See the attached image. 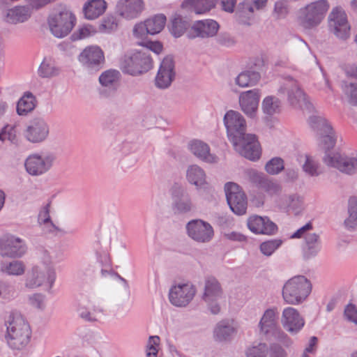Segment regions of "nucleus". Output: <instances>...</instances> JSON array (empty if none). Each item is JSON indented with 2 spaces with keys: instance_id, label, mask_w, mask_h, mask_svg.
<instances>
[{
  "instance_id": "c756f323",
  "label": "nucleus",
  "mask_w": 357,
  "mask_h": 357,
  "mask_svg": "<svg viewBox=\"0 0 357 357\" xmlns=\"http://www.w3.org/2000/svg\"><path fill=\"white\" fill-rule=\"evenodd\" d=\"M275 202L280 209L287 212L292 211L295 214H298L303 208V199L296 193L281 195L275 198Z\"/></svg>"
},
{
  "instance_id": "f257e3e1",
  "label": "nucleus",
  "mask_w": 357,
  "mask_h": 357,
  "mask_svg": "<svg viewBox=\"0 0 357 357\" xmlns=\"http://www.w3.org/2000/svg\"><path fill=\"white\" fill-rule=\"evenodd\" d=\"M5 339L12 349L21 350L29 344L31 331L28 322L18 312H10L5 317Z\"/></svg>"
},
{
  "instance_id": "f8f14e48",
  "label": "nucleus",
  "mask_w": 357,
  "mask_h": 357,
  "mask_svg": "<svg viewBox=\"0 0 357 357\" xmlns=\"http://www.w3.org/2000/svg\"><path fill=\"white\" fill-rule=\"evenodd\" d=\"M78 61L89 73L97 72L105 63V54L99 46L89 45L79 54Z\"/></svg>"
},
{
  "instance_id": "864d4df0",
  "label": "nucleus",
  "mask_w": 357,
  "mask_h": 357,
  "mask_svg": "<svg viewBox=\"0 0 357 357\" xmlns=\"http://www.w3.org/2000/svg\"><path fill=\"white\" fill-rule=\"evenodd\" d=\"M268 346L266 343L259 342L248 347L245 350L246 357H266Z\"/></svg>"
},
{
  "instance_id": "6e6d98bb",
  "label": "nucleus",
  "mask_w": 357,
  "mask_h": 357,
  "mask_svg": "<svg viewBox=\"0 0 357 357\" xmlns=\"http://www.w3.org/2000/svg\"><path fill=\"white\" fill-rule=\"evenodd\" d=\"M39 260L40 262L36 264L38 266H54V261H60L61 259H59L54 252L42 250L39 254Z\"/></svg>"
},
{
  "instance_id": "393cba45",
  "label": "nucleus",
  "mask_w": 357,
  "mask_h": 357,
  "mask_svg": "<svg viewBox=\"0 0 357 357\" xmlns=\"http://www.w3.org/2000/svg\"><path fill=\"white\" fill-rule=\"evenodd\" d=\"M175 77L174 62L172 57L167 56L162 61L155 79L156 87L165 89L169 87Z\"/></svg>"
},
{
  "instance_id": "680f3d73",
  "label": "nucleus",
  "mask_w": 357,
  "mask_h": 357,
  "mask_svg": "<svg viewBox=\"0 0 357 357\" xmlns=\"http://www.w3.org/2000/svg\"><path fill=\"white\" fill-rule=\"evenodd\" d=\"M150 34L144 21L137 23L132 29V35L139 41H146L147 36Z\"/></svg>"
},
{
  "instance_id": "09e8293b",
  "label": "nucleus",
  "mask_w": 357,
  "mask_h": 357,
  "mask_svg": "<svg viewBox=\"0 0 357 357\" xmlns=\"http://www.w3.org/2000/svg\"><path fill=\"white\" fill-rule=\"evenodd\" d=\"M305 161L302 165L303 172L310 176H317L320 174L318 162L311 155H305Z\"/></svg>"
},
{
  "instance_id": "79ce46f5",
  "label": "nucleus",
  "mask_w": 357,
  "mask_h": 357,
  "mask_svg": "<svg viewBox=\"0 0 357 357\" xmlns=\"http://www.w3.org/2000/svg\"><path fill=\"white\" fill-rule=\"evenodd\" d=\"M35 97L31 92H25L17 105V112L19 115H26L31 112L36 106Z\"/></svg>"
},
{
  "instance_id": "4d7b16f0",
  "label": "nucleus",
  "mask_w": 357,
  "mask_h": 357,
  "mask_svg": "<svg viewBox=\"0 0 357 357\" xmlns=\"http://www.w3.org/2000/svg\"><path fill=\"white\" fill-rule=\"evenodd\" d=\"M97 31L94 26L86 24L79 27L72 36L74 40H82L94 36Z\"/></svg>"
},
{
  "instance_id": "8fccbe9b",
  "label": "nucleus",
  "mask_w": 357,
  "mask_h": 357,
  "mask_svg": "<svg viewBox=\"0 0 357 357\" xmlns=\"http://www.w3.org/2000/svg\"><path fill=\"white\" fill-rule=\"evenodd\" d=\"M348 211L349 217L344 220V225L348 229H357V199L356 198L349 199Z\"/></svg>"
},
{
  "instance_id": "c9c22d12",
  "label": "nucleus",
  "mask_w": 357,
  "mask_h": 357,
  "mask_svg": "<svg viewBox=\"0 0 357 357\" xmlns=\"http://www.w3.org/2000/svg\"><path fill=\"white\" fill-rule=\"evenodd\" d=\"M77 312L79 317L83 320L89 322H96L99 320L101 315L105 314V309L100 304L92 305L91 310L80 305L77 309Z\"/></svg>"
},
{
  "instance_id": "423d86ee",
  "label": "nucleus",
  "mask_w": 357,
  "mask_h": 357,
  "mask_svg": "<svg viewBox=\"0 0 357 357\" xmlns=\"http://www.w3.org/2000/svg\"><path fill=\"white\" fill-rule=\"evenodd\" d=\"M309 123L318 135L320 144L326 151L325 155L327 153H335L330 151L335 146L337 137L328 121L321 116H312L309 119Z\"/></svg>"
},
{
  "instance_id": "a878e982",
  "label": "nucleus",
  "mask_w": 357,
  "mask_h": 357,
  "mask_svg": "<svg viewBox=\"0 0 357 357\" xmlns=\"http://www.w3.org/2000/svg\"><path fill=\"white\" fill-rule=\"evenodd\" d=\"M144 8L143 0H119L116 5V13L126 20L138 17Z\"/></svg>"
},
{
  "instance_id": "6e6552de",
  "label": "nucleus",
  "mask_w": 357,
  "mask_h": 357,
  "mask_svg": "<svg viewBox=\"0 0 357 357\" xmlns=\"http://www.w3.org/2000/svg\"><path fill=\"white\" fill-rule=\"evenodd\" d=\"M230 142L235 150L242 156L253 161L260 158L261 146L255 135L245 132Z\"/></svg>"
},
{
  "instance_id": "ea45409f",
  "label": "nucleus",
  "mask_w": 357,
  "mask_h": 357,
  "mask_svg": "<svg viewBox=\"0 0 357 357\" xmlns=\"http://www.w3.org/2000/svg\"><path fill=\"white\" fill-rule=\"evenodd\" d=\"M261 78L260 74L254 70H246L241 73L235 79L236 84L240 87L252 86L258 83Z\"/></svg>"
},
{
  "instance_id": "052dcab7",
  "label": "nucleus",
  "mask_w": 357,
  "mask_h": 357,
  "mask_svg": "<svg viewBox=\"0 0 357 357\" xmlns=\"http://www.w3.org/2000/svg\"><path fill=\"white\" fill-rule=\"evenodd\" d=\"M16 128L14 125H6L0 132V141L9 140L11 143L17 142Z\"/></svg>"
},
{
  "instance_id": "bb28decb",
  "label": "nucleus",
  "mask_w": 357,
  "mask_h": 357,
  "mask_svg": "<svg viewBox=\"0 0 357 357\" xmlns=\"http://www.w3.org/2000/svg\"><path fill=\"white\" fill-rule=\"evenodd\" d=\"M249 229L256 234L274 235L278 230L277 225L268 217L254 215L248 219Z\"/></svg>"
},
{
  "instance_id": "39448f33",
  "label": "nucleus",
  "mask_w": 357,
  "mask_h": 357,
  "mask_svg": "<svg viewBox=\"0 0 357 357\" xmlns=\"http://www.w3.org/2000/svg\"><path fill=\"white\" fill-rule=\"evenodd\" d=\"M56 274L54 266L34 265L26 274L24 286L31 289L43 287L51 289Z\"/></svg>"
},
{
  "instance_id": "1a4fd4ad",
  "label": "nucleus",
  "mask_w": 357,
  "mask_h": 357,
  "mask_svg": "<svg viewBox=\"0 0 357 357\" xmlns=\"http://www.w3.org/2000/svg\"><path fill=\"white\" fill-rule=\"evenodd\" d=\"M223 295L221 284L215 278L208 277L205 280L202 299L212 314H218L220 312V301Z\"/></svg>"
},
{
  "instance_id": "69168bd1",
  "label": "nucleus",
  "mask_w": 357,
  "mask_h": 357,
  "mask_svg": "<svg viewBox=\"0 0 357 357\" xmlns=\"http://www.w3.org/2000/svg\"><path fill=\"white\" fill-rule=\"evenodd\" d=\"M137 44L139 45L146 47V50L145 51H148L149 53V51H152L154 53L158 54L162 50V45L158 41H137Z\"/></svg>"
},
{
  "instance_id": "72a5a7b5",
  "label": "nucleus",
  "mask_w": 357,
  "mask_h": 357,
  "mask_svg": "<svg viewBox=\"0 0 357 357\" xmlns=\"http://www.w3.org/2000/svg\"><path fill=\"white\" fill-rule=\"evenodd\" d=\"M186 178L197 189L206 188L208 185L205 172L197 165H192L188 167Z\"/></svg>"
},
{
  "instance_id": "37998d69",
  "label": "nucleus",
  "mask_w": 357,
  "mask_h": 357,
  "mask_svg": "<svg viewBox=\"0 0 357 357\" xmlns=\"http://www.w3.org/2000/svg\"><path fill=\"white\" fill-rule=\"evenodd\" d=\"M144 351L146 357H162L159 336L151 335L149 337Z\"/></svg>"
},
{
  "instance_id": "c85d7f7f",
  "label": "nucleus",
  "mask_w": 357,
  "mask_h": 357,
  "mask_svg": "<svg viewBox=\"0 0 357 357\" xmlns=\"http://www.w3.org/2000/svg\"><path fill=\"white\" fill-rule=\"evenodd\" d=\"M173 209L178 213H187L192 209L191 197L186 189L176 187L172 192Z\"/></svg>"
},
{
  "instance_id": "3c124183",
  "label": "nucleus",
  "mask_w": 357,
  "mask_h": 357,
  "mask_svg": "<svg viewBox=\"0 0 357 357\" xmlns=\"http://www.w3.org/2000/svg\"><path fill=\"white\" fill-rule=\"evenodd\" d=\"M260 189L265 191L268 195L271 197L276 196L277 197L281 196L282 191V187L278 182L268 177Z\"/></svg>"
},
{
  "instance_id": "2f4dec72",
  "label": "nucleus",
  "mask_w": 357,
  "mask_h": 357,
  "mask_svg": "<svg viewBox=\"0 0 357 357\" xmlns=\"http://www.w3.org/2000/svg\"><path fill=\"white\" fill-rule=\"evenodd\" d=\"M107 3L105 0H88L82 8L84 17L88 20H94L104 14Z\"/></svg>"
},
{
  "instance_id": "ddd939ff",
  "label": "nucleus",
  "mask_w": 357,
  "mask_h": 357,
  "mask_svg": "<svg viewBox=\"0 0 357 357\" xmlns=\"http://www.w3.org/2000/svg\"><path fill=\"white\" fill-rule=\"evenodd\" d=\"M196 292V287L190 283L176 284L169 290V303L177 307H185L193 300Z\"/></svg>"
},
{
  "instance_id": "4be33fe9",
  "label": "nucleus",
  "mask_w": 357,
  "mask_h": 357,
  "mask_svg": "<svg viewBox=\"0 0 357 357\" xmlns=\"http://www.w3.org/2000/svg\"><path fill=\"white\" fill-rule=\"evenodd\" d=\"M281 324L285 331L296 335L304 327L305 320L297 309L287 307L282 312Z\"/></svg>"
},
{
  "instance_id": "13d9d810",
  "label": "nucleus",
  "mask_w": 357,
  "mask_h": 357,
  "mask_svg": "<svg viewBox=\"0 0 357 357\" xmlns=\"http://www.w3.org/2000/svg\"><path fill=\"white\" fill-rule=\"evenodd\" d=\"M118 27V22L115 17L107 15L102 19L99 25V30L103 33H111Z\"/></svg>"
},
{
  "instance_id": "4c0bfd02",
  "label": "nucleus",
  "mask_w": 357,
  "mask_h": 357,
  "mask_svg": "<svg viewBox=\"0 0 357 357\" xmlns=\"http://www.w3.org/2000/svg\"><path fill=\"white\" fill-rule=\"evenodd\" d=\"M25 270L26 266L22 261L13 260L0 264V271L8 275L20 276L24 273Z\"/></svg>"
},
{
  "instance_id": "20e7f679",
  "label": "nucleus",
  "mask_w": 357,
  "mask_h": 357,
  "mask_svg": "<svg viewBox=\"0 0 357 357\" xmlns=\"http://www.w3.org/2000/svg\"><path fill=\"white\" fill-rule=\"evenodd\" d=\"M329 9L327 0H317L300 8L298 21L305 29H312L318 26L325 18Z\"/></svg>"
},
{
  "instance_id": "e2e57ef3",
  "label": "nucleus",
  "mask_w": 357,
  "mask_h": 357,
  "mask_svg": "<svg viewBox=\"0 0 357 357\" xmlns=\"http://www.w3.org/2000/svg\"><path fill=\"white\" fill-rule=\"evenodd\" d=\"M28 303L33 307L43 310L45 307V296L42 294H33L29 296Z\"/></svg>"
},
{
  "instance_id": "7c9ffc66",
  "label": "nucleus",
  "mask_w": 357,
  "mask_h": 357,
  "mask_svg": "<svg viewBox=\"0 0 357 357\" xmlns=\"http://www.w3.org/2000/svg\"><path fill=\"white\" fill-rule=\"evenodd\" d=\"M237 333V326L232 320H222L218 322L214 329L215 340L226 342L230 340Z\"/></svg>"
},
{
  "instance_id": "aec40b11",
  "label": "nucleus",
  "mask_w": 357,
  "mask_h": 357,
  "mask_svg": "<svg viewBox=\"0 0 357 357\" xmlns=\"http://www.w3.org/2000/svg\"><path fill=\"white\" fill-rule=\"evenodd\" d=\"M279 93H287V100L291 105L301 109L309 108V102L305 94L301 89L298 82L292 79L286 81L280 88Z\"/></svg>"
},
{
  "instance_id": "2eb2a0df",
  "label": "nucleus",
  "mask_w": 357,
  "mask_h": 357,
  "mask_svg": "<svg viewBox=\"0 0 357 357\" xmlns=\"http://www.w3.org/2000/svg\"><path fill=\"white\" fill-rule=\"evenodd\" d=\"M328 25L335 36L346 40L350 36V25L347 15L341 7L333 8L328 16Z\"/></svg>"
},
{
  "instance_id": "473e14b6",
  "label": "nucleus",
  "mask_w": 357,
  "mask_h": 357,
  "mask_svg": "<svg viewBox=\"0 0 357 357\" xmlns=\"http://www.w3.org/2000/svg\"><path fill=\"white\" fill-rule=\"evenodd\" d=\"M191 152L200 160L208 163H217L218 157L210 153L208 145L202 141L195 140L190 142Z\"/></svg>"
},
{
  "instance_id": "58836bf2",
  "label": "nucleus",
  "mask_w": 357,
  "mask_h": 357,
  "mask_svg": "<svg viewBox=\"0 0 357 357\" xmlns=\"http://www.w3.org/2000/svg\"><path fill=\"white\" fill-rule=\"evenodd\" d=\"M281 109V101L274 96H268L264 98L261 102V109L267 117L280 113Z\"/></svg>"
},
{
  "instance_id": "338daca9",
  "label": "nucleus",
  "mask_w": 357,
  "mask_h": 357,
  "mask_svg": "<svg viewBox=\"0 0 357 357\" xmlns=\"http://www.w3.org/2000/svg\"><path fill=\"white\" fill-rule=\"evenodd\" d=\"M344 91L349 101L353 105H357V84H350L346 86Z\"/></svg>"
},
{
  "instance_id": "774afa93",
  "label": "nucleus",
  "mask_w": 357,
  "mask_h": 357,
  "mask_svg": "<svg viewBox=\"0 0 357 357\" xmlns=\"http://www.w3.org/2000/svg\"><path fill=\"white\" fill-rule=\"evenodd\" d=\"M346 319L357 325V310L354 305H348L344 310Z\"/></svg>"
},
{
  "instance_id": "5fc2aeb1",
  "label": "nucleus",
  "mask_w": 357,
  "mask_h": 357,
  "mask_svg": "<svg viewBox=\"0 0 357 357\" xmlns=\"http://www.w3.org/2000/svg\"><path fill=\"white\" fill-rule=\"evenodd\" d=\"M284 168V160L278 157L273 158L268 160L265 165V170L271 175L278 174Z\"/></svg>"
},
{
  "instance_id": "e433bc0d",
  "label": "nucleus",
  "mask_w": 357,
  "mask_h": 357,
  "mask_svg": "<svg viewBox=\"0 0 357 357\" xmlns=\"http://www.w3.org/2000/svg\"><path fill=\"white\" fill-rule=\"evenodd\" d=\"M121 73L119 70L109 69L104 71L99 77L100 84L109 89H116L121 79Z\"/></svg>"
},
{
  "instance_id": "b1692460",
  "label": "nucleus",
  "mask_w": 357,
  "mask_h": 357,
  "mask_svg": "<svg viewBox=\"0 0 357 357\" xmlns=\"http://www.w3.org/2000/svg\"><path fill=\"white\" fill-rule=\"evenodd\" d=\"M260 97V90L257 89L244 91L240 94V107L247 116L251 119L257 117Z\"/></svg>"
},
{
  "instance_id": "4468645a",
  "label": "nucleus",
  "mask_w": 357,
  "mask_h": 357,
  "mask_svg": "<svg viewBox=\"0 0 357 357\" xmlns=\"http://www.w3.org/2000/svg\"><path fill=\"white\" fill-rule=\"evenodd\" d=\"M26 251V243L20 237L6 235L0 238V255L3 257L21 258Z\"/></svg>"
},
{
  "instance_id": "7ed1b4c3",
  "label": "nucleus",
  "mask_w": 357,
  "mask_h": 357,
  "mask_svg": "<svg viewBox=\"0 0 357 357\" xmlns=\"http://www.w3.org/2000/svg\"><path fill=\"white\" fill-rule=\"evenodd\" d=\"M153 68V60L148 51H135L125 54L120 60V68L125 74L138 76Z\"/></svg>"
},
{
  "instance_id": "9d476101",
  "label": "nucleus",
  "mask_w": 357,
  "mask_h": 357,
  "mask_svg": "<svg viewBox=\"0 0 357 357\" xmlns=\"http://www.w3.org/2000/svg\"><path fill=\"white\" fill-rule=\"evenodd\" d=\"M56 156L52 153H33L27 157L24 166L31 176H40L47 172L54 165Z\"/></svg>"
},
{
  "instance_id": "bf43d9fd",
  "label": "nucleus",
  "mask_w": 357,
  "mask_h": 357,
  "mask_svg": "<svg viewBox=\"0 0 357 357\" xmlns=\"http://www.w3.org/2000/svg\"><path fill=\"white\" fill-rule=\"evenodd\" d=\"M245 175L248 179L257 185L259 188H261L267 176L259 172L254 169H248L245 171Z\"/></svg>"
},
{
  "instance_id": "49530a36",
  "label": "nucleus",
  "mask_w": 357,
  "mask_h": 357,
  "mask_svg": "<svg viewBox=\"0 0 357 357\" xmlns=\"http://www.w3.org/2000/svg\"><path fill=\"white\" fill-rule=\"evenodd\" d=\"M30 17L28 8L26 7H15L8 10L7 21L12 24L24 22Z\"/></svg>"
},
{
  "instance_id": "f03ea898",
  "label": "nucleus",
  "mask_w": 357,
  "mask_h": 357,
  "mask_svg": "<svg viewBox=\"0 0 357 357\" xmlns=\"http://www.w3.org/2000/svg\"><path fill=\"white\" fill-rule=\"evenodd\" d=\"M312 289V283L306 277L296 275L284 284L282 290V298L288 305H298L307 298Z\"/></svg>"
},
{
  "instance_id": "5701e85b",
  "label": "nucleus",
  "mask_w": 357,
  "mask_h": 357,
  "mask_svg": "<svg viewBox=\"0 0 357 357\" xmlns=\"http://www.w3.org/2000/svg\"><path fill=\"white\" fill-rule=\"evenodd\" d=\"M224 123L227 128L229 141L241 137L246 130V122L244 117L236 111L229 110L224 116Z\"/></svg>"
},
{
  "instance_id": "0eeeda50",
  "label": "nucleus",
  "mask_w": 357,
  "mask_h": 357,
  "mask_svg": "<svg viewBox=\"0 0 357 357\" xmlns=\"http://www.w3.org/2000/svg\"><path fill=\"white\" fill-rule=\"evenodd\" d=\"M76 22L75 16L69 10L63 9L50 15L48 24L51 33L56 38L66 36L73 29Z\"/></svg>"
},
{
  "instance_id": "dca6fc26",
  "label": "nucleus",
  "mask_w": 357,
  "mask_h": 357,
  "mask_svg": "<svg viewBox=\"0 0 357 357\" xmlns=\"http://www.w3.org/2000/svg\"><path fill=\"white\" fill-rule=\"evenodd\" d=\"M50 131V125L45 119L35 118L26 126L23 135L30 143L40 144L47 139Z\"/></svg>"
},
{
  "instance_id": "de8ad7c7",
  "label": "nucleus",
  "mask_w": 357,
  "mask_h": 357,
  "mask_svg": "<svg viewBox=\"0 0 357 357\" xmlns=\"http://www.w3.org/2000/svg\"><path fill=\"white\" fill-rule=\"evenodd\" d=\"M188 22L184 20L181 15L175 14L172 20L170 31L176 38L181 36L187 30Z\"/></svg>"
},
{
  "instance_id": "a211bd4d",
  "label": "nucleus",
  "mask_w": 357,
  "mask_h": 357,
  "mask_svg": "<svg viewBox=\"0 0 357 357\" xmlns=\"http://www.w3.org/2000/svg\"><path fill=\"white\" fill-rule=\"evenodd\" d=\"M278 320L277 307H273L266 309L263 312L257 324L259 335L266 340H271L279 327Z\"/></svg>"
},
{
  "instance_id": "a18cd8bd",
  "label": "nucleus",
  "mask_w": 357,
  "mask_h": 357,
  "mask_svg": "<svg viewBox=\"0 0 357 357\" xmlns=\"http://www.w3.org/2000/svg\"><path fill=\"white\" fill-rule=\"evenodd\" d=\"M38 73L41 77L50 78L59 75V70L52 59L45 58L38 68Z\"/></svg>"
},
{
  "instance_id": "603ef678",
  "label": "nucleus",
  "mask_w": 357,
  "mask_h": 357,
  "mask_svg": "<svg viewBox=\"0 0 357 357\" xmlns=\"http://www.w3.org/2000/svg\"><path fill=\"white\" fill-rule=\"evenodd\" d=\"M282 244V241L279 238L272 239L261 243L259 248L261 252L267 257L271 256L276 250Z\"/></svg>"
},
{
  "instance_id": "9b49d317",
  "label": "nucleus",
  "mask_w": 357,
  "mask_h": 357,
  "mask_svg": "<svg viewBox=\"0 0 357 357\" xmlns=\"http://www.w3.org/2000/svg\"><path fill=\"white\" fill-rule=\"evenodd\" d=\"M323 160L327 166L336 168L341 172L350 175L357 173V152L348 155L339 152L327 153Z\"/></svg>"
},
{
  "instance_id": "6ab92c4d",
  "label": "nucleus",
  "mask_w": 357,
  "mask_h": 357,
  "mask_svg": "<svg viewBox=\"0 0 357 357\" xmlns=\"http://www.w3.org/2000/svg\"><path fill=\"white\" fill-rule=\"evenodd\" d=\"M185 228L188 236L197 243H208L214 236L213 227L208 222L201 219L189 221Z\"/></svg>"
},
{
  "instance_id": "412c9836",
  "label": "nucleus",
  "mask_w": 357,
  "mask_h": 357,
  "mask_svg": "<svg viewBox=\"0 0 357 357\" xmlns=\"http://www.w3.org/2000/svg\"><path fill=\"white\" fill-rule=\"evenodd\" d=\"M219 28V24L213 20H197L187 31V37L190 39L212 38L216 36Z\"/></svg>"
},
{
  "instance_id": "c03bdc74",
  "label": "nucleus",
  "mask_w": 357,
  "mask_h": 357,
  "mask_svg": "<svg viewBox=\"0 0 357 357\" xmlns=\"http://www.w3.org/2000/svg\"><path fill=\"white\" fill-rule=\"evenodd\" d=\"M166 17L163 14H158L144 21L150 35H155L160 33L166 24Z\"/></svg>"
},
{
  "instance_id": "cd10ccee",
  "label": "nucleus",
  "mask_w": 357,
  "mask_h": 357,
  "mask_svg": "<svg viewBox=\"0 0 357 357\" xmlns=\"http://www.w3.org/2000/svg\"><path fill=\"white\" fill-rule=\"evenodd\" d=\"M267 0H244L240 3L236 13L238 20L243 24H249V20L254 17L257 10L265 8Z\"/></svg>"
},
{
  "instance_id": "0e129e2a",
  "label": "nucleus",
  "mask_w": 357,
  "mask_h": 357,
  "mask_svg": "<svg viewBox=\"0 0 357 357\" xmlns=\"http://www.w3.org/2000/svg\"><path fill=\"white\" fill-rule=\"evenodd\" d=\"M16 294V291L15 287L7 283V282H1L0 283V298L4 300H10L13 299Z\"/></svg>"
},
{
  "instance_id": "a19ab883",
  "label": "nucleus",
  "mask_w": 357,
  "mask_h": 357,
  "mask_svg": "<svg viewBox=\"0 0 357 357\" xmlns=\"http://www.w3.org/2000/svg\"><path fill=\"white\" fill-rule=\"evenodd\" d=\"M304 253L307 257L317 255L321 249L319 236L316 233L308 234L305 236Z\"/></svg>"
},
{
  "instance_id": "f3484780",
  "label": "nucleus",
  "mask_w": 357,
  "mask_h": 357,
  "mask_svg": "<svg viewBox=\"0 0 357 357\" xmlns=\"http://www.w3.org/2000/svg\"><path fill=\"white\" fill-rule=\"evenodd\" d=\"M225 191L231 210L237 215L245 213L247 198L240 186L235 183L229 182L225 185Z\"/></svg>"
},
{
  "instance_id": "f704fd0d",
  "label": "nucleus",
  "mask_w": 357,
  "mask_h": 357,
  "mask_svg": "<svg viewBox=\"0 0 357 357\" xmlns=\"http://www.w3.org/2000/svg\"><path fill=\"white\" fill-rule=\"evenodd\" d=\"M215 4V0H185L182 6L197 15H202L209 12Z\"/></svg>"
}]
</instances>
